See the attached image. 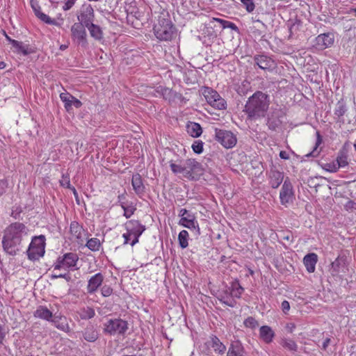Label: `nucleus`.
Here are the masks:
<instances>
[{"label":"nucleus","instance_id":"nucleus-28","mask_svg":"<svg viewBox=\"0 0 356 356\" xmlns=\"http://www.w3.org/2000/svg\"><path fill=\"white\" fill-rule=\"evenodd\" d=\"M86 27L88 29L91 37L94 38L95 40H101L102 38V31L99 26L95 25L92 22Z\"/></svg>","mask_w":356,"mask_h":356},{"label":"nucleus","instance_id":"nucleus-34","mask_svg":"<svg viewBox=\"0 0 356 356\" xmlns=\"http://www.w3.org/2000/svg\"><path fill=\"white\" fill-rule=\"evenodd\" d=\"M81 319H90L95 316V311L90 307L83 308L79 312Z\"/></svg>","mask_w":356,"mask_h":356},{"label":"nucleus","instance_id":"nucleus-9","mask_svg":"<svg viewBox=\"0 0 356 356\" xmlns=\"http://www.w3.org/2000/svg\"><path fill=\"white\" fill-rule=\"evenodd\" d=\"M127 321L120 319H110L104 324V330L111 335L122 334L127 330Z\"/></svg>","mask_w":356,"mask_h":356},{"label":"nucleus","instance_id":"nucleus-31","mask_svg":"<svg viewBox=\"0 0 356 356\" xmlns=\"http://www.w3.org/2000/svg\"><path fill=\"white\" fill-rule=\"evenodd\" d=\"M120 206L124 211L123 215L127 218H129L134 213L136 209V207L132 203L126 204L124 202H122Z\"/></svg>","mask_w":356,"mask_h":356},{"label":"nucleus","instance_id":"nucleus-49","mask_svg":"<svg viewBox=\"0 0 356 356\" xmlns=\"http://www.w3.org/2000/svg\"><path fill=\"white\" fill-rule=\"evenodd\" d=\"M332 266V268L333 269V270L336 273H338L339 270H338V268L339 266V259H335L331 264Z\"/></svg>","mask_w":356,"mask_h":356},{"label":"nucleus","instance_id":"nucleus-15","mask_svg":"<svg viewBox=\"0 0 356 356\" xmlns=\"http://www.w3.org/2000/svg\"><path fill=\"white\" fill-rule=\"evenodd\" d=\"M226 291V296L222 297L225 300L223 302L228 306L234 307V302L231 300H228L229 296L233 298H239L243 292V288L240 285L239 282L237 281L232 282L231 284L230 288Z\"/></svg>","mask_w":356,"mask_h":356},{"label":"nucleus","instance_id":"nucleus-14","mask_svg":"<svg viewBox=\"0 0 356 356\" xmlns=\"http://www.w3.org/2000/svg\"><path fill=\"white\" fill-rule=\"evenodd\" d=\"M348 165V152L346 149L341 150L335 161L327 164V170L332 172H337L340 168H344Z\"/></svg>","mask_w":356,"mask_h":356},{"label":"nucleus","instance_id":"nucleus-60","mask_svg":"<svg viewBox=\"0 0 356 356\" xmlns=\"http://www.w3.org/2000/svg\"><path fill=\"white\" fill-rule=\"evenodd\" d=\"M73 193L75 197H77V192L74 188H72Z\"/></svg>","mask_w":356,"mask_h":356},{"label":"nucleus","instance_id":"nucleus-21","mask_svg":"<svg viewBox=\"0 0 356 356\" xmlns=\"http://www.w3.org/2000/svg\"><path fill=\"white\" fill-rule=\"evenodd\" d=\"M317 261L318 256L315 253H309L305 256L303 263L309 273L314 272Z\"/></svg>","mask_w":356,"mask_h":356},{"label":"nucleus","instance_id":"nucleus-24","mask_svg":"<svg viewBox=\"0 0 356 356\" xmlns=\"http://www.w3.org/2000/svg\"><path fill=\"white\" fill-rule=\"evenodd\" d=\"M34 316L47 321H51L53 318L52 312L44 306H40L37 308L34 312Z\"/></svg>","mask_w":356,"mask_h":356},{"label":"nucleus","instance_id":"nucleus-59","mask_svg":"<svg viewBox=\"0 0 356 356\" xmlns=\"http://www.w3.org/2000/svg\"><path fill=\"white\" fill-rule=\"evenodd\" d=\"M315 151H316V149L312 152H311L310 154H308L307 156H316V155L314 154H315Z\"/></svg>","mask_w":356,"mask_h":356},{"label":"nucleus","instance_id":"nucleus-25","mask_svg":"<svg viewBox=\"0 0 356 356\" xmlns=\"http://www.w3.org/2000/svg\"><path fill=\"white\" fill-rule=\"evenodd\" d=\"M131 185L136 194H143L145 190L141 176L139 174H135L132 176Z\"/></svg>","mask_w":356,"mask_h":356},{"label":"nucleus","instance_id":"nucleus-57","mask_svg":"<svg viewBox=\"0 0 356 356\" xmlns=\"http://www.w3.org/2000/svg\"><path fill=\"white\" fill-rule=\"evenodd\" d=\"M6 67V63L3 61H0V69H4Z\"/></svg>","mask_w":356,"mask_h":356},{"label":"nucleus","instance_id":"nucleus-12","mask_svg":"<svg viewBox=\"0 0 356 356\" xmlns=\"http://www.w3.org/2000/svg\"><path fill=\"white\" fill-rule=\"evenodd\" d=\"M79 23L85 25V26L90 25L93 22L95 15L94 10L90 4H83L79 14L77 16Z\"/></svg>","mask_w":356,"mask_h":356},{"label":"nucleus","instance_id":"nucleus-61","mask_svg":"<svg viewBox=\"0 0 356 356\" xmlns=\"http://www.w3.org/2000/svg\"><path fill=\"white\" fill-rule=\"evenodd\" d=\"M295 327L294 325H292L291 327H290L291 332H292L293 329Z\"/></svg>","mask_w":356,"mask_h":356},{"label":"nucleus","instance_id":"nucleus-63","mask_svg":"<svg viewBox=\"0 0 356 356\" xmlns=\"http://www.w3.org/2000/svg\"><path fill=\"white\" fill-rule=\"evenodd\" d=\"M354 148H355V151H356V141H355V143H354Z\"/></svg>","mask_w":356,"mask_h":356},{"label":"nucleus","instance_id":"nucleus-45","mask_svg":"<svg viewBox=\"0 0 356 356\" xmlns=\"http://www.w3.org/2000/svg\"><path fill=\"white\" fill-rule=\"evenodd\" d=\"M60 183L61 184V186H65L67 188H70V178L67 175H63L62 177V179L60 181Z\"/></svg>","mask_w":356,"mask_h":356},{"label":"nucleus","instance_id":"nucleus-42","mask_svg":"<svg viewBox=\"0 0 356 356\" xmlns=\"http://www.w3.org/2000/svg\"><path fill=\"white\" fill-rule=\"evenodd\" d=\"M214 20L220 23L222 25L223 28H231L234 30L236 29V25L231 22L226 21V20L219 19V18H214Z\"/></svg>","mask_w":356,"mask_h":356},{"label":"nucleus","instance_id":"nucleus-44","mask_svg":"<svg viewBox=\"0 0 356 356\" xmlns=\"http://www.w3.org/2000/svg\"><path fill=\"white\" fill-rule=\"evenodd\" d=\"M113 293V289L108 285H104L101 288V293L104 297H108Z\"/></svg>","mask_w":356,"mask_h":356},{"label":"nucleus","instance_id":"nucleus-54","mask_svg":"<svg viewBox=\"0 0 356 356\" xmlns=\"http://www.w3.org/2000/svg\"><path fill=\"white\" fill-rule=\"evenodd\" d=\"M280 156L281 159H289V154L288 152H285V151H281L280 152Z\"/></svg>","mask_w":356,"mask_h":356},{"label":"nucleus","instance_id":"nucleus-18","mask_svg":"<svg viewBox=\"0 0 356 356\" xmlns=\"http://www.w3.org/2000/svg\"><path fill=\"white\" fill-rule=\"evenodd\" d=\"M104 276L101 273H97L92 276L88 282L87 291L92 294L96 292L98 288L102 284Z\"/></svg>","mask_w":356,"mask_h":356},{"label":"nucleus","instance_id":"nucleus-51","mask_svg":"<svg viewBox=\"0 0 356 356\" xmlns=\"http://www.w3.org/2000/svg\"><path fill=\"white\" fill-rule=\"evenodd\" d=\"M31 6H32V8H33L35 15H37V13L38 11H41L40 7L36 3H34L33 1L31 2Z\"/></svg>","mask_w":356,"mask_h":356},{"label":"nucleus","instance_id":"nucleus-30","mask_svg":"<svg viewBox=\"0 0 356 356\" xmlns=\"http://www.w3.org/2000/svg\"><path fill=\"white\" fill-rule=\"evenodd\" d=\"M189 234L186 230H181L178 235V241L180 247L183 249L188 245Z\"/></svg>","mask_w":356,"mask_h":356},{"label":"nucleus","instance_id":"nucleus-43","mask_svg":"<svg viewBox=\"0 0 356 356\" xmlns=\"http://www.w3.org/2000/svg\"><path fill=\"white\" fill-rule=\"evenodd\" d=\"M346 112V108L343 104H338L334 111V114L340 118Z\"/></svg>","mask_w":356,"mask_h":356},{"label":"nucleus","instance_id":"nucleus-23","mask_svg":"<svg viewBox=\"0 0 356 356\" xmlns=\"http://www.w3.org/2000/svg\"><path fill=\"white\" fill-rule=\"evenodd\" d=\"M259 336L265 343H269L273 341L275 333L270 327L264 325L259 329Z\"/></svg>","mask_w":356,"mask_h":356},{"label":"nucleus","instance_id":"nucleus-8","mask_svg":"<svg viewBox=\"0 0 356 356\" xmlns=\"http://www.w3.org/2000/svg\"><path fill=\"white\" fill-rule=\"evenodd\" d=\"M202 94L207 103L214 108L222 110L226 108V102L225 99L212 88L209 87L204 88Z\"/></svg>","mask_w":356,"mask_h":356},{"label":"nucleus","instance_id":"nucleus-7","mask_svg":"<svg viewBox=\"0 0 356 356\" xmlns=\"http://www.w3.org/2000/svg\"><path fill=\"white\" fill-rule=\"evenodd\" d=\"M79 261V257L76 254L70 252L66 253L62 257H59L54 265V272L58 270H74L77 269L76 267Z\"/></svg>","mask_w":356,"mask_h":356},{"label":"nucleus","instance_id":"nucleus-1","mask_svg":"<svg viewBox=\"0 0 356 356\" xmlns=\"http://www.w3.org/2000/svg\"><path fill=\"white\" fill-rule=\"evenodd\" d=\"M29 229L20 222H14L4 230L2 246L10 255H15L22 248V241L28 237Z\"/></svg>","mask_w":356,"mask_h":356},{"label":"nucleus","instance_id":"nucleus-62","mask_svg":"<svg viewBox=\"0 0 356 356\" xmlns=\"http://www.w3.org/2000/svg\"><path fill=\"white\" fill-rule=\"evenodd\" d=\"M295 327L294 325H292L291 327H290L291 332H292L293 329Z\"/></svg>","mask_w":356,"mask_h":356},{"label":"nucleus","instance_id":"nucleus-11","mask_svg":"<svg viewBox=\"0 0 356 356\" xmlns=\"http://www.w3.org/2000/svg\"><path fill=\"white\" fill-rule=\"evenodd\" d=\"M294 197V190L289 177H286L283 183L280 192V200L282 205H286L291 202Z\"/></svg>","mask_w":356,"mask_h":356},{"label":"nucleus","instance_id":"nucleus-26","mask_svg":"<svg viewBox=\"0 0 356 356\" xmlns=\"http://www.w3.org/2000/svg\"><path fill=\"white\" fill-rule=\"evenodd\" d=\"M187 133L193 138H197L201 136L202 129L200 124L194 122H189L186 125Z\"/></svg>","mask_w":356,"mask_h":356},{"label":"nucleus","instance_id":"nucleus-38","mask_svg":"<svg viewBox=\"0 0 356 356\" xmlns=\"http://www.w3.org/2000/svg\"><path fill=\"white\" fill-rule=\"evenodd\" d=\"M282 345L283 347L289 349V350L296 351L297 349V345L296 342L292 339H283L282 341Z\"/></svg>","mask_w":356,"mask_h":356},{"label":"nucleus","instance_id":"nucleus-29","mask_svg":"<svg viewBox=\"0 0 356 356\" xmlns=\"http://www.w3.org/2000/svg\"><path fill=\"white\" fill-rule=\"evenodd\" d=\"M72 236L76 239H79L82 236V227L76 222H72L70 227Z\"/></svg>","mask_w":356,"mask_h":356},{"label":"nucleus","instance_id":"nucleus-40","mask_svg":"<svg viewBox=\"0 0 356 356\" xmlns=\"http://www.w3.org/2000/svg\"><path fill=\"white\" fill-rule=\"evenodd\" d=\"M241 3L248 13H252L255 8V4L253 0H241Z\"/></svg>","mask_w":356,"mask_h":356},{"label":"nucleus","instance_id":"nucleus-16","mask_svg":"<svg viewBox=\"0 0 356 356\" xmlns=\"http://www.w3.org/2000/svg\"><path fill=\"white\" fill-rule=\"evenodd\" d=\"M334 35L330 33L318 35L315 40V46L318 49H324L334 43Z\"/></svg>","mask_w":356,"mask_h":356},{"label":"nucleus","instance_id":"nucleus-46","mask_svg":"<svg viewBox=\"0 0 356 356\" xmlns=\"http://www.w3.org/2000/svg\"><path fill=\"white\" fill-rule=\"evenodd\" d=\"M76 1V0H67L64 6H63V9L64 10H70L74 5Z\"/></svg>","mask_w":356,"mask_h":356},{"label":"nucleus","instance_id":"nucleus-55","mask_svg":"<svg viewBox=\"0 0 356 356\" xmlns=\"http://www.w3.org/2000/svg\"><path fill=\"white\" fill-rule=\"evenodd\" d=\"M330 339L327 338L323 343L322 348L325 350L330 343Z\"/></svg>","mask_w":356,"mask_h":356},{"label":"nucleus","instance_id":"nucleus-10","mask_svg":"<svg viewBox=\"0 0 356 356\" xmlns=\"http://www.w3.org/2000/svg\"><path fill=\"white\" fill-rule=\"evenodd\" d=\"M216 138L227 149L234 147L237 142L236 136L230 131L216 129Z\"/></svg>","mask_w":356,"mask_h":356},{"label":"nucleus","instance_id":"nucleus-33","mask_svg":"<svg viewBox=\"0 0 356 356\" xmlns=\"http://www.w3.org/2000/svg\"><path fill=\"white\" fill-rule=\"evenodd\" d=\"M73 96L68 92H62L60 95V98L62 102L65 104V108L69 110L72 106Z\"/></svg>","mask_w":356,"mask_h":356},{"label":"nucleus","instance_id":"nucleus-22","mask_svg":"<svg viewBox=\"0 0 356 356\" xmlns=\"http://www.w3.org/2000/svg\"><path fill=\"white\" fill-rule=\"evenodd\" d=\"M284 174L277 170H272L270 172L269 184L273 188H277L280 186L284 180Z\"/></svg>","mask_w":356,"mask_h":356},{"label":"nucleus","instance_id":"nucleus-52","mask_svg":"<svg viewBox=\"0 0 356 356\" xmlns=\"http://www.w3.org/2000/svg\"><path fill=\"white\" fill-rule=\"evenodd\" d=\"M191 213L186 210V209H181L179 211V216L181 218L184 216H186L187 215L190 214Z\"/></svg>","mask_w":356,"mask_h":356},{"label":"nucleus","instance_id":"nucleus-56","mask_svg":"<svg viewBox=\"0 0 356 356\" xmlns=\"http://www.w3.org/2000/svg\"><path fill=\"white\" fill-rule=\"evenodd\" d=\"M65 276H66L65 273H64V274L57 273V274H54V275H52V277H54V278L65 277Z\"/></svg>","mask_w":356,"mask_h":356},{"label":"nucleus","instance_id":"nucleus-48","mask_svg":"<svg viewBox=\"0 0 356 356\" xmlns=\"http://www.w3.org/2000/svg\"><path fill=\"white\" fill-rule=\"evenodd\" d=\"M267 125L270 129L275 130L276 127H277L278 123L271 120L270 119H268L267 121Z\"/></svg>","mask_w":356,"mask_h":356},{"label":"nucleus","instance_id":"nucleus-58","mask_svg":"<svg viewBox=\"0 0 356 356\" xmlns=\"http://www.w3.org/2000/svg\"><path fill=\"white\" fill-rule=\"evenodd\" d=\"M6 40L10 43L12 44V41H14L15 40L10 38L8 35L6 34Z\"/></svg>","mask_w":356,"mask_h":356},{"label":"nucleus","instance_id":"nucleus-37","mask_svg":"<svg viewBox=\"0 0 356 356\" xmlns=\"http://www.w3.org/2000/svg\"><path fill=\"white\" fill-rule=\"evenodd\" d=\"M245 327L250 329H255L259 326L257 321L252 316H249L243 321Z\"/></svg>","mask_w":356,"mask_h":356},{"label":"nucleus","instance_id":"nucleus-41","mask_svg":"<svg viewBox=\"0 0 356 356\" xmlns=\"http://www.w3.org/2000/svg\"><path fill=\"white\" fill-rule=\"evenodd\" d=\"M204 143L201 140H195L192 145V149L196 154H201L203 152Z\"/></svg>","mask_w":356,"mask_h":356},{"label":"nucleus","instance_id":"nucleus-13","mask_svg":"<svg viewBox=\"0 0 356 356\" xmlns=\"http://www.w3.org/2000/svg\"><path fill=\"white\" fill-rule=\"evenodd\" d=\"M85 25L79 22L74 23L71 27L72 37L74 40L76 41L82 46H86V31Z\"/></svg>","mask_w":356,"mask_h":356},{"label":"nucleus","instance_id":"nucleus-47","mask_svg":"<svg viewBox=\"0 0 356 356\" xmlns=\"http://www.w3.org/2000/svg\"><path fill=\"white\" fill-rule=\"evenodd\" d=\"M282 309L284 314H286L290 309V304L287 300H284L281 305Z\"/></svg>","mask_w":356,"mask_h":356},{"label":"nucleus","instance_id":"nucleus-36","mask_svg":"<svg viewBox=\"0 0 356 356\" xmlns=\"http://www.w3.org/2000/svg\"><path fill=\"white\" fill-rule=\"evenodd\" d=\"M86 246L92 251L99 250L100 247V241L97 238H92L88 241Z\"/></svg>","mask_w":356,"mask_h":356},{"label":"nucleus","instance_id":"nucleus-32","mask_svg":"<svg viewBox=\"0 0 356 356\" xmlns=\"http://www.w3.org/2000/svg\"><path fill=\"white\" fill-rule=\"evenodd\" d=\"M212 348L218 354H223L226 350L225 346L217 337L212 339Z\"/></svg>","mask_w":356,"mask_h":356},{"label":"nucleus","instance_id":"nucleus-39","mask_svg":"<svg viewBox=\"0 0 356 356\" xmlns=\"http://www.w3.org/2000/svg\"><path fill=\"white\" fill-rule=\"evenodd\" d=\"M11 44L18 52H22L24 55L28 54L27 48L23 46L22 42L15 40L14 41H12Z\"/></svg>","mask_w":356,"mask_h":356},{"label":"nucleus","instance_id":"nucleus-17","mask_svg":"<svg viewBox=\"0 0 356 356\" xmlns=\"http://www.w3.org/2000/svg\"><path fill=\"white\" fill-rule=\"evenodd\" d=\"M254 60L259 68L264 70L270 71L275 67V61L265 55H257L254 57Z\"/></svg>","mask_w":356,"mask_h":356},{"label":"nucleus","instance_id":"nucleus-3","mask_svg":"<svg viewBox=\"0 0 356 356\" xmlns=\"http://www.w3.org/2000/svg\"><path fill=\"white\" fill-rule=\"evenodd\" d=\"M171 170L175 175H181L188 179H194L196 176L202 173L203 169L200 163L194 159H188L177 164L171 162Z\"/></svg>","mask_w":356,"mask_h":356},{"label":"nucleus","instance_id":"nucleus-53","mask_svg":"<svg viewBox=\"0 0 356 356\" xmlns=\"http://www.w3.org/2000/svg\"><path fill=\"white\" fill-rule=\"evenodd\" d=\"M72 106H75L76 108H79L81 107V101H79V99H77L76 98H75L74 97H73V99H72Z\"/></svg>","mask_w":356,"mask_h":356},{"label":"nucleus","instance_id":"nucleus-64","mask_svg":"<svg viewBox=\"0 0 356 356\" xmlns=\"http://www.w3.org/2000/svg\"><path fill=\"white\" fill-rule=\"evenodd\" d=\"M353 11L355 12V15H356V8L355 9H353Z\"/></svg>","mask_w":356,"mask_h":356},{"label":"nucleus","instance_id":"nucleus-19","mask_svg":"<svg viewBox=\"0 0 356 356\" xmlns=\"http://www.w3.org/2000/svg\"><path fill=\"white\" fill-rule=\"evenodd\" d=\"M179 225L189 229H200L196 218L192 213L180 218Z\"/></svg>","mask_w":356,"mask_h":356},{"label":"nucleus","instance_id":"nucleus-50","mask_svg":"<svg viewBox=\"0 0 356 356\" xmlns=\"http://www.w3.org/2000/svg\"><path fill=\"white\" fill-rule=\"evenodd\" d=\"M7 187L6 181L3 180L0 181V195H1L6 190V188Z\"/></svg>","mask_w":356,"mask_h":356},{"label":"nucleus","instance_id":"nucleus-35","mask_svg":"<svg viewBox=\"0 0 356 356\" xmlns=\"http://www.w3.org/2000/svg\"><path fill=\"white\" fill-rule=\"evenodd\" d=\"M37 17H38L41 21L44 22L47 24L56 25V21L55 19H51L47 15L43 13L42 11H38L37 13Z\"/></svg>","mask_w":356,"mask_h":356},{"label":"nucleus","instance_id":"nucleus-20","mask_svg":"<svg viewBox=\"0 0 356 356\" xmlns=\"http://www.w3.org/2000/svg\"><path fill=\"white\" fill-rule=\"evenodd\" d=\"M54 326L65 332H70V327L66 317L63 316H54L51 321Z\"/></svg>","mask_w":356,"mask_h":356},{"label":"nucleus","instance_id":"nucleus-4","mask_svg":"<svg viewBox=\"0 0 356 356\" xmlns=\"http://www.w3.org/2000/svg\"><path fill=\"white\" fill-rule=\"evenodd\" d=\"M126 232L122 234L124 245L130 244L131 246L138 243L139 238L145 230V225L138 220H131L124 224Z\"/></svg>","mask_w":356,"mask_h":356},{"label":"nucleus","instance_id":"nucleus-6","mask_svg":"<svg viewBox=\"0 0 356 356\" xmlns=\"http://www.w3.org/2000/svg\"><path fill=\"white\" fill-rule=\"evenodd\" d=\"M45 237L43 235L35 236L27 250V256L30 260H38L45 252Z\"/></svg>","mask_w":356,"mask_h":356},{"label":"nucleus","instance_id":"nucleus-27","mask_svg":"<svg viewBox=\"0 0 356 356\" xmlns=\"http://www.w3.org/2000/svg\"><path fill=\"white\" fill-rule=\"evenodd\" d=\"M83 337L88 342H95L99 337V333L93 326H88L83 332Z\"/></svg>","mask_w":356,"mask_h":356},{"label":"nucleus","instance_id":"nucleus-5","mask_svg":"<svg viewBox=\"0 0 356 356\" xmlns=\"http://www.w3.org/2000/svg\"><path fill=\"white\" fill-rule=\"evenodd\" d=\"M154 30L156 37L160 40H170L175 33V27L168 18L160 17Z\"/></svg>","mask_w":356,"mask_h":356},{"label":"nucleus","instance_id":"nucleus-2","mask_svg":"<svg viewBox=\"0 0 356 356\" xmlns=\"http://www.w3.org/2000/svg\"><path fill=\"white\" fill-rule=\"evenodd\" d=\"M269 104L268 96L261 91H257L248 98L245 106V112L250 118H264L268 109Z\"/></svg>","mask_w":356,"mask_h":356}]
</instances>
